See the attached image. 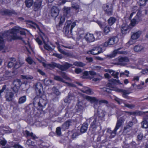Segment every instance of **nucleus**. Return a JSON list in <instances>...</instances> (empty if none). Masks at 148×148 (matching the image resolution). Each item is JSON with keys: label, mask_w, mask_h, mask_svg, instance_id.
Listing matches in <instances>:
<instances>
[{"label": "nucleus", "mask_w": 148, "mask_h": 148, "mask_svg": "<svg viewBox=\"0 0 148 148\" xmlns=\"http://www.w3.org/2000/svg\"><path fill=\"white\" fill-rule=\"evenodd\" d=\"M20 27H15L10 31H7L3 33L1 36H0V51L3 53L5 52L4 49V40H7L8 41H11L12 40L21 39V38L18 36L17 33L20 32V34L22 35H25V33L24 31H20Z\"/></svg>", "instance_id": "obj_1"}, {"label": "nucleus", "mask_w": 148, "mask_h": 148, "mask_svg": "<svg viewBox=\"0 0 148 148\" xmlns=\"http://www.w3.org/2000/svg\"><path fill=\"white\" fill-rule=\"evenodd\" d=\"M35 90L37 94L34 99L33 104L40 110H42L47 104L45 100L42 98L43 91L42 84L40 82L37 83L35 85Z\"/></svg>", "instance_id": "obj_2"}, {"label": "nucleus", "mask_w": 148, "mask_h": 148, "mask_svg": "<svg viewBox=\"0 0 148 148\" xmlns=\"http://www.w3.org/2000/svg\"><path fill=\"white\" fill-rule=\"evenodd\" d=\"M76 25V22H72L71 20L66 21L63 29V31L65 35L68 37L71 36L72 29Z\"/></svg>", "instance_id": "obj_3"}, {"label": "nucleus", "mask_w": 148, "mask_h": 148, "mask_svg": "<svg viewBox=\"0 0 148 148\" xmlns=\"http://www.w3.org/2000/svg\"><path fill=\"white\" fill-rule=\"evenodd\" d=\"M72 65L68 63H66L63 65H61L59 64L54 62H51L50 64H45L44 65L45 67L49 69L50 68H53L56 67L62 71H64L67 69L69 68L72 66Z\"/></svg>", "instance_id": "obj_4"}, {"label": "nucleus", "mask_w": 148, "mask_h": 148, "mask_svg": "<svg viewBox=\"0 0 148 148\" xmlns=\"http://www.w3.org/2000/svg\"><path fill=\"white\" fill-rule=\"evenodd\" d=\"M124 119L122 117L117 121L115 128L113 131L111 130L110 129H107V132L110 138H113L116 134V131L119 127L121 126L122 123L124 122Z\"/></svg>", "instance_id": "obj_5"}, {"label": "nucleus", "mask_w": 148, "mask_h": 148, "mask_svg": "<svg viewBox=\"0 0 148 148\" xmlns=\"http://www.w3.org/2000/svg\"><path fill=\"white\" fill-rule=\"evenodd\" d=\"M90 120L92 122L90 125V129L92 131L94 132L96 131V129L98 128H99L100 130L101 129L100 123L98 118L92 117L91 118Z\"/></svg>", "instance_id": "obj_6"}, {"label": "nucleus", "mask_w": 148, "mask_h": 148, "mask_svg": "<svg viewBox=\"0 0 148 148\" xmlns=\"http://www.w3.org/2000/svg\"><path fill=\"white\" fill-rule=\"evenodd\" d=\"M21 84V81L20 79L14 80L11 85V89L15 93L18 92Z\"/></svg>", "instance_id": "obj_7"}, {"label": "nucleus", "mask_w": 148, "mask_h": 148, "mask_svg": "<svg viewBox=\"0 0 148 148\" xmlns=\"http://www.w3.org/2000/svg\"><path fill=\"white\" fill-rule=\"evenodd\" d=\"M86 98L87 100L89 101L92 103H94L93 107L95 109H97V110L99 107H101L99 105L100 104H99L98 100L95 97L87 96Z\"/></svg>", "instance_id": "obj_8"}, {"label": "nucleus", "mask_w": 148, "mask_h": 148, "mask_svg": "<svg viewBox=\"0 0 148 148\" xmlns=\"http://www.w3.org/2000/svg\"><path fill=\"white\" fill-rule=\"evenodd\" d=\"M143 112L141 111H136L135 112H128L127 111H122L121 116L123 115L127 116V114L130 115H141L144 114L145 112Z\"/></svg>", "instance_id": "obj_9"}, {"label": "nucleus", "mask_w": 148, "mask_h": 148, "mask_svg": "<svg viewBox=\"0 0 148 148\" xmlns=\"http://www.w3.org/2000/svg\"><path fill=\"white\" fill-rule=\"evenodd\" d=\"M118 41V38L116 36H113L110 38L105 43L104 45L107 47L109 45H113L116 43Z\"/></svg>", "instance_id": "obj_10"}, {"label": "nucleus", "mask_w": 148, "mask_h": 148, "mask_svg": "<svg viewBox=\"0 0 148 148\" xmlns=\"http://www.w3.org/2000/svg\"><path fill=\"white\" fill-rule=\"evenodd\" d=\"M84 108L83 103L81 101L78 102L75 107V113L77 114H81L82 113Z\"/></svg>", "instance_id": "obj_11"}, {"label": "nucleus", "mask_w": 148, "mask_h": 148, "mask_svg": "<svg viewBox=\"0 0 148 148\" xmlns=\"http://www.w3.org/2000/svg\"><path fill=\"white\" fill-rule=\"evenodd\" d=\"M42 0H37L34 3L33 6V10L35 12H37L40 10L42 8Z\"/></svg>", "instance_id": "obj_12"}, {"label": "nucleus", "mask_w": 148, "mask_h": 148, "mask_svg": "<svg viewBox=\"0 0 148 148\" xmlns=\"http://www.w3.org/2000/svg\"><path fill=\"white\" fill-rule=\"evenodd\" d=\"M105 13L108 15L110 16L113 13V7L112 3L105 4L103 7Z\"/></svg>", "instance_id": "obj_13"}, {"label": "nucleus", "mask_w": 148, "mask_h": 148, "mask_svg": "<svg viewBox=\"0 0 148 148\" xmlns=\"http://www.w3.org/2000/svg\"><path fill=\"white\" fill-rule=\"evenodd\" d=\"M1 13L3 15H7L11 16L12 15L16 16L18 13L13 9H5L1 12Z\"/></svg>", "instance_id": "obj_14"}, {"label": "nucleus", "mask_w": 148, "mask_h": 148, "mask_svg": "<svg viewBox=\"0 0 148 148\" xmlns=\"http://www.w3.org/2000/svg\"><path fill=\"white\" fill-rule=\"evenodd\" d=\"M102 48L101 47H96L90 50L88 53L93 55H96L102 52Z\"/></svg>", "instance_id": "obj_15"}, {"label": "nucleus", "mask_w": 148, "mask_h": 148, "mask_svg": "<svg viewBox=\"0 0 148 148\" xmlns=\"http://www.w3.org/2000/svg\"><path fill=\"white\" fill-rule=\"evenodd\" d=\"M59 10L57 7L53 6L51 10V16L56 18L59 13Z\"/></svg>", "instance_id": "obj_16"}, {"label": "nucleus", "mask_w": 148, "mask_h": 148, "mask_svg": "<svg viewBox=\"0 0 148 148\" xmlns=\"http://www.w3.org/2000/svg\"><path fill=\"white\" fill-rule=\"evenodd\" d=\"M118 61L117 63H115L116 64L124 66L126 64V63L129 61L128 58L126 57H121L118 59Z\"/></svg>", "instance_id": "obj_17"}, {"label": "nucleus", "mask_w": 148, "mask_h": 148, "mask_svg": "<svg viewBox=\"0 0 148 148\" xmlns=\"http://www.w3.org/2000/svg\"><path fill=\"white\" fill-rule=\"evenodd\" d=\"M84 38L88 42H93L95 39L93 34L89 33L86 34L84 36Z\"/></svg>", "instance_id": "obj_18"}, {"label": "nucleus", "mask_w": 148, "mask_h": 148, "mask_svg": "<svg viewBox=\"0 0 148 148\" xmlns=\"http://www.w3.org/2000/svg\"><path fill=\"white\" fill-rule=\"evenodd\" d=\"M14 93L12 92H6L5 95L6 100L8 101H12L13 98Z\"/></svg>", "instance_id": "obj_19"}, {"label": "nucleus", "mask_w": 148, "mask_h": 148, "mask_svg": "<svg viewBox=\"0 0 148 148\" xmlns=\"http://www.w3.org/2000/svg\"><path fill=\"white\" fill-rule=\"evenodd\" d=\"M101 107H99L97 110V116L96 117L99 118L100 119L104 117L105 116V112L103 110L101 109Z\"/></svg>", "instance_id": "obj_20"}, {"label": "nucleus", "mask_w": 148, "mask_h": 148, "mask_svg": "<svg viewBox=\"0 0 148 148\" xmlns=\"http://www.w3.org/2000/svg\"><path fill=\"white\" fill-rule=\"evenodd\" d=\"M75 97V95L73 92H70L68 93L67 96L64 99V101L65 103H69V101L73 100Z\"/></svg>", "instance_id": "obj_21"}, {"label": "nucleus", "mask_w": 148, "mask_h": 148, "mask_svg": "<svg viewBox=\"0 0 148 148\" xmlns=\"http://www.w3.org/2000/svg\"><path fill=\"white\" fill-rule=\"evenodd\" d=\"M23 135L26 137H31L34 140L37 138L36 136L33 133H30L27 130L23 131Z\"/></svg>", "instance_id": "obj_22"}, {"label": "nucleus", "mask_w": 148, "mask_h": 148, "mask_svg": "<svg viewBox=\"0 0 148 148\" xmlns=\"http://www.w3.org/2000/svg\"><path fill=\"white\" fill-rule=\"evenodd\" d=\"M41 38L44 44V47L45 49L48 51H52L53 49L46 42V41H48V38H45L46 41L42 37H41Z\"/></svg>", "instance_id": "obj_23"}, {"label": "nucleus", "mask_w": 148, "mask_h": 148, "mask_svg": "<svg viewBox=\"0 0 148 148\" xmlns=\"http://www.w3.org/2000/svg\"><path fill=\"white\" fill-rule=\"evenodd\" d=\"M82 92L83 93L90 95L94 93L93 92L91 89L86 87H84L82 88Z\"/></svg>", "instance_id": "obj_24"}, {"label": "nucleus", "mask_w": 148, "mask_h": 148, "mask_svg": "<svg viewBox=\"0 0 148 148\" xmlns=\"http://www.w3.org/2000/svg\"><path fill=\"white\" fill-rule=\"evenodd\" d=\"M141 34V32L139 31L135 33H133L131 35V38L133 40H135L138 38Z\"/></svg>", "instance_id": "obj_25"}, {"label": "nucleus", "mask_w": 148, "mask_h": 148, "mask_svg": "<svg viewBox=\"0 0 148 148\" xmlns=\"http://www.w3.org/2000/svg\"><path fill=\"white\" fill-rule=\"evenodd\" d=\"M63 9L64 15L68 16L71 15L70 8L64 7Z\"/></svg>", "instance_id": "obj_26"}, {"label": "nucleus", "mask_w": 148, "mask_h": 148, "mask_svg": "<svg viewBox=\"0 0 148 148\" xmlns=\"http://www.w3.org/2000/svg\"><path fill=\"white\" fill-rule=\"evenodd\" d=\"M71 121L68 120L62 125V128L64 130L68 129L71 125Z\"/></svg>", "instance_id": "obj_27"}, {"label": "nucleus", "mask_w": 148, "mask_h": 148, "mask_svg": "<svg viewBox=\"0 0 148 148\" xmlns=\"http://www.w3.org/2000/svg\"><path fill=\"white\" fill-rule=\"evenodd\" d=\"M88 125L87 123L83 124L80 128V132L82 133L85 132L88 128Z\"/></svg>", "instance_id": "obj_28"}, {"label": "nucleus", "mask_w": 148, "mask_h": 148, "mask_svg": "<svg viewBox=\"0 0 148 148\" xmlns=\"http://www.w3.org/2000/svg\"><path fill=\"white\" fill-rule=\"evenodd\" d=\"M52 90L53 91V92L51 93V95L53 94H54L57 96H58L60 95L61 94V92L59 91L58 90L55 86H54L52 88Z\"/></svg>", "instance_id": "obj_29"}, {"label": "nucleus", "mask_w": 148, "mask_h": 148, "mask_svg": "<svg viewBox=\"0 0 148 148\" xmlns=\"http://www.w3.org/2000/svg\"><path fill=\"white\" fill-rule=\"evenodd\" d=\"M143 47L140 45H136L134 47V51L136 52H138L140 51L143 50Z\"/></svg>", "instance_id": "obj_30"}, {"label": "nucleus", "mask_w": 148, "mask_h": 148, "mask_svg": "<svg viewBox=\"0 0 148 148\" xmlns=\"http://www.w3.org/2000/svg\"><path fill=\"white\" fill-rule=\"evenodd\" d=\"M81 77L83 79L87 78L90 79H91V78L90 77L89 71H84L83 73V75Z\"/></svg>", "instance_id": "obj_31"}, {"label": "nucleus", "mask_w": 148, "mask_h": 148, "mask_svg": "<svg viewBox=\"0 0 148 148\" xmlns=\"http://www.w3.org/2000/svg\"><path fill=\"white\" fill-rule=\"evenodd\" d=\"M97 136V142H99L101 141V140H102V141H103V139L104 138V136L102 135H99L97 136V135L96 134H95L93 136V140L95 139V138H96Z\"/></svg>", "instance_id": "obj_32"}, {"label": "nucleus", "mask_w": 148, "mask_h": 148, "mask_svg": "<svg viewBox=\"0 0 148 148\" xmlns=\"http://www.w3.org/2000/svg\"><path fill=\"white\" fill-rule=\"evenodd\" d=\"M128 29L127 25L123 24L121 27V30L123 34H125L127 33Z\"/></svg>", "instance_id": "obj_33"}, {"label": "nucleus", "mask_w": 148, "mask_h": 148, "mask_svg": "<svg viewBox=\"0 0 148 148\" xmlns=\"http://www.w3.org/2000/svg\"><path fill=\"white\" fill-rule=\"evenodd\" d=\"M26 6L28 8H30L33 4V0H25V1Z\"/></svg>", "instance_id": "obj_34"}, {"label": "nucleus", "mask_w": 148, "mask_h": 148, "mask_svg": "<svg viewBox=\"0 0 148 148\" xmlns=\"http://www.w3.org/2000/svg\"><path fill=\"white\" fill-rule=\"evenodd\" d=\"M116 91L118 92H122L123 93V96L125 98H126L127 95L128 94L130 93L127 90L123 89H117V90H116Z\"/></svg>", "instance_id": "obj_35"}, {"label": "nucleus", "mask_w": 148, "mask_h": 148, "mask_svg": "<svg viewBox=\"0 0 148 148\" xmlns=\"http://www.w3.org/2000/svg\"><path fill=\"white\" fill-rule=\"evenodd\" d=\"M43 82L44 84L47 86L53 84V82L52 80L47 78L43 80Z\"/></svg>", "instance_id": "obj_36"}, {"label": "nucleus", "mask_w": 148, "mask_h": 148, "mask_svg": "<svg viewBox=\"0 0 148 148\" xmlns=\"http://www.w3.org/2000/svg\"><path fill=\"white\" fill-rule=\"evenodd\" d=\"M109 71H108L109 72V73L111 74V75L112 76H113L115 78H116V79L118 78L119 77L118 75L119 74V73L118 72H116L113 70Z\"/></svg>", "instance_id": "obj_37"}, {"label": "nucleus", "mask_w": 148, "mask_h": 148, "mask_svg": "<svg viewBox=\"0 0 148 148\" xmlns=\"http://www.w3.org/2000/svg\"><path fill=\"white\" fill-rule=\"evenodd\" d=\"M10 73L8 71H6L3 76V78L5 80H8L11 77Z\"/></svg>", "instance_id": "obj_38"}, {"label": "nucleus", "mask_w": 148, "mask_h": 148, "mask_svg": "<svg viewBox=\"0 0 148 148\" xmlns=\"http://www.w3.org/2000/svg\"><path fill=\"white\" fill-rule=\"evenodd\" d=\"M30 23L29 25L32 27L33 28L35 29L37 28L38 29H40L39 27L35 23L30 21H29Z\"/></svg>", "instance_id": "obj_39"}, {"label": "nucleus", "mask_w": 148, "mask_h": 148, "mask_svg": "<svg viewBox=\"0 0 148 148\" xmlns=\"http://www.w3.org/2000/svg\"><path fill=\"white\" fill-rule=\"evenodd\" d=\"M15 62V59L14 58H11L8 64V68L14 67V62Z\"/></svg>", "instance_id": "obj_40"}, {"label": "nucleus", "mask_w": 148, "mask_h": 148, "mask_svg": "<svg viewBox=\"0 0 148 148\" xmlns=\"http://www.w3.org/2000/svg\"><path fill=\"white\" fill-rule=\"evenodd\" d=\"M65 20V18L64 17L62 16L61 17L60 22L58 25H56V27L58 29L62 25L63 23L64 22Z\"/></svg>", "instance_id": "obj_41"}, {"label": "nucleus", "mask_w": 148, "mask_h": 148, "mask_svg": "<svg viewBox=\"0 0 148 148\" xmlns=\"http://www.w3.org/2000/svg\"><path fill=\"white\" fill-rule=\"evenodd\" d=\"M141 127L143 128H147L148 127V122L145 120H143L141 123Z\"/></svg>", "instance_id": "obj_42"}, {"label": "nucleus", "mask_w": 148, "mask_h": 148, "mask_svg": "<svg viewBox=\"0 0 148 148\" xmlns=\"http://www.w3.org/2000/svg\"><path fill=\"white\" fill-rule=\"evenodd\" d=\"M129 148H137V144L134 141H132L129 144H128Z\"/></svg>", "instance_id": "obj_43"}, {"label": "nucleus", "mask_w": 148, "mask_h": 148, "mask_svg": "<svg viewBox=\"0 0 148 148\" xmlns=\"http://www.w3.org/2000/svg\"><path fill=\"white\" fill-rule=\"evenodd\" d=\"M116 19L114 17H111L108 20V23L110 25H112L115 22Z\"/></svg>", "instance_id": "obj_44"}, {"label": "nucleus", "mask_w": 148, "mask_h": 148, "mask_svg": "<svg viewBox=\"0 0 148 148\" xmlns=\"http://www.w3.org/2000/svg\"><path fill=\"white\" fill-rule=\"evenodd\" d=\"M123 104L125 107L130 109H132L135 107V105L134 104H129L127 102H123Z\"/></svg>", "instance_id": "obj_45"}, {"label": "nucleus", "mask_w": 148, "mask_h": 148, "mask_svg": "<svg viewBox=\"0 0 148 148\" xmlns=\"http://www.w3.org/2000/svg\"><path fill=\"white\" fill-rule=\"evenodd\" d=\"M73 65L79 67H83L85 65V64L81 62H74Z\"/></svg>", "instance_id": "obj_46"}, {"label": "nucleus", "mask_w": 148, "mask_h": 148, "mask_svg": "<svg viewBox=\"0 0 148 148\" xmlns=\"http://www.w3.org/2000/svg\"><path fill=\"white\" fill-rule=\"evenodd\" d=\"M26 97L25 96H23L20 97L18 100V103L19 104H21L24 103L26 100Z\"/></svg>", "instance_id": "obj_47"}, {"label": "nucleus", "mask_w": 148, "mask_h": 148, "mask_svg": "<svg viewBox=\"0 0 148 148\" xmlns=\"http://www.w3.org/2000/svg\"><path fill=\"white\" fill-rule=\"evenodd\" d=\"M139 20V16L137 14L136 16L132 19L131 21V23L132 25H135L136 23Z\"/></svg>", "instance_id": "obj_48"}, {"label": "nucleus", "mask_w": 148, "mask_h": 148, "mask_svg": "<svg viewBox=\"0 0 148 148\" xmlns=\"http://www.w3.org/2000/svg\"><path fill=\"white\" fill-rule=\"evenodd\" d=\"M137 121V120L134 117L133 118L132 120V121H130L128 124L127 125L129 127H131L133 125V123H136Z\"/></svg>", "instance_id": "obj_49"}, {"label": "nucleus", "mask_w": 148, "mask_h": 148, "mask_svg": "<svg viewBox=\"0 0 148 148\" xmlns=\"http://www.w3.org/2000/svg\"><path fill=\"white\" fill-rule=\"evenodd\" d=\"M112 29L111 27L106 26L104 29V32L105 34H108L109 32H110Z\"/></svg>", "instance_id": "obj_50"}, {"label": "nucleus", "mask_w": 148, "mask_h": 148, "mask_svg": "<svg viewBox=\"0 0 148 148\" xmlns=\"http://www.w3.org/2000/svg\"><path fill=\"white\" fill-rule=\"evenodd\" d=\"M14 63V69H17L20 67L21 66V64L18 61H16L15 59Z\"/></svg>", "instance_id": "obj_51"}, {"label": "nucleus", "mask_w": 148, "mask_h": 148, "mask_svg": "<svg viewBox=\"0 0 148 148\" xmlns=\"http://www.w3.org/2000/svg\"><path fill=\"white\" fill-rule=\"evenodd\" d=\"M54 79L56 80L65 83V82L64 81L63 79L60 76L54 75Z\"/></svg>", "instance_id": "obj_52"}, {"label": "nucleus", "mask_w": 148, "mask_h": 148, "mask_svg": "<svg viewBox=\"0 0 148 148\" xmlns=\"http://www.w3.org/2000/svg\"><path fill=\"white\" fill-rule=\"evenodd\" d=\"M56 134L58 136H60L61 135V129L60 127H58L56 129Z\"/></svg>", "instance_id": "obj_53"}, {"label": "nucleus", "mask_w": 148, "mask_h": 148, "mask_svg": "<svg viewBox=\"0 0 148 148\" xmlns=\"http://www.w3.org/2000/svg\"><path fill=\"white\" fill-rule=\"evenodd\" d=\"M143 135L142 133L139 134L137 136V140L138 142H140L143 138Z\"/></svg>", "instance_id": "obj_54"}, {"label": "nucleus", "mask_w": 148, "mask_h": 148, "mask_svg": "<svg viewBox=\"0 0 148 148\" xmlns=\"http://www.w3.org/2000/svg\"><path fill=\"white\" fill-rule=\"evenodd\" d=\"M130 72L127 70H125L124 72L121 73H120V77H121L123 75H125L126 77H129V74Z\"/></svg>", "instance_id": "obj_55"}, {"label": "nucleus", "mask_w": 148, "mask_h": 148, "mask_svg": "<svg viewBox=\"0 0 148 148\" xmlns=\"http://www.w3.org/2000/svg\"><path fill=\"white\" fill-rule=\"evenodd\" d=\"M38 146L39 148H47L48 147L44 142H41L40 143H39Z\"/></svg>", "instance_id": "obj_56"}, {"label": "nucleus", "mask_w": 148, "mask_h": 148, "mask_svg": "<svg viewBox=\"0 0 148 148\" xmlns=\"http://www.w3.org/2000/svg\"><path fill=\"white\" fill-rule=\"evenodd\" d=\"M110 81L115 84H122L119 80H116L113 79H111Z\"/></svg>", "instance_id": "obj_57"}, {"label": "nucleus", "mask_w": 148, "mask_h": 148, "mask_svg": "<svg viewBox=\"0 0 148 148\" xmlns=\"http://www.w3.org/2000/svg\"><path fill=\"white\" fill-rule=\"evenodd\" d=\"M26 143L29 146H34L35 145L34 142L31 141L30 139L28 140Z\"/></svg>", "instance_id": "obj_58"}, {"label": "nucleus", "mask_w": 148, "mask_h": 148, "mask_svg": "<svg viewBox=\"0 0 148 148\" xmlns=\"http://www.w3.org/2000/svg\"><path fill=\"white\" fill-rule=\"evenodd\" d=\"M58 50L61 53L63 54H64L66 55L67 56H69V53H66L63 50H62V49L60 48V47L58 46Z\"/></svg>", "instance_id": "obj_59"}, {"label": "nucleus", "mask_w": 148, "mask_h": 148, "mask_svg": "<svg viewBox=\"0 0 148 148\" xmlns=\"http://www.w3.org/2000/svg\"><path fill=\"white\" fill-rule=\"evenodd\" d=\"M148 0H140L139 4L140 6H143L145 5L146 2Z\"/></svg>", "instance_id": "obj_60"}, {"label": "nucleus", "mask_w": 148, "mask_h": 148, "mask_svg": "<svg viewBox=\"0 0 148 148\" xmlns=\"http://www.w3.org/2000/svg\"><path fill=\"white\" fill-rule=\"evenodd\" d=\"M103 89L104 91H106L108 93H110L112 90H115L116 91V90H117V89H113L111 88L110 89L109 88H103Z\"/></svg>", "instance_id": "obj_61"}, {"label": "nucleus", "mask_w": 148, "mask_h": 148, "mask_svg": "<svg viewBox=\"0 0 148 148\" xmlns=\"http://www.w3.org/2000/svg\"><path fill=\"white\" fill-rule=\"evenodd\" d=\"M118 50L119 49L114 50L113 51V53L110 55L109 56L111 58L114 57L118 53Z\"/></svg>", "instance_id": "obj_62"}, {"label": "nucleus", "mask_w": 148, "mask_h": 148, "mask_svg": "<svg viewBox=\"0 0 148 148\" xmlns=\"http://www.w3.org/2000/svg\"><path fill=\"white\" fill-rule=\"evenodd\" d=\"M60 75L65 79H70V78L66 75L65 73L64 72H62Z\"/></svg>", "instance_id": "obj_63"}, {"label": "nucleus", "mask_w": 148, "mask_h": 148, "mask_svg": "<svg viewBox=\"0 0 148 148\" xmlns=\"http://www.w3.org/2000/svg\"><path fill=\"white\" fill-rule=\"evenodd\" d=\"M122 111L120 110H116V116L117 117L118 119H119V117L120 116H121V114L122 113L121 112Z\"/></svg>", "instance_id": "obj_64"}]
</instances>
